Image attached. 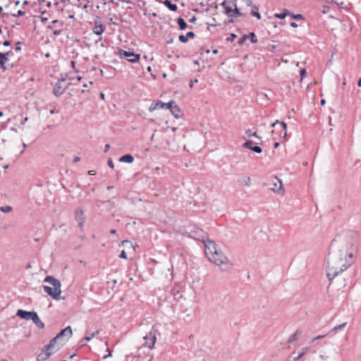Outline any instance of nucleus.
I'll list each match as a JSON object with an SVG mask.
<instances>
[{
	"mask_svg": "<svg viewBox=\"0 0 361 361\" xmlns=\"http://www.w3.org/2000/svg\"><path fill=\"white\" fill-rule=\"evenodd\" d=\"M117 55L120 58H128V61L131 63H135L140 59V54H135L133 52L127 51L123 49H118Z\"/></svg>",
	"mask_w": 361,
	"mask_h": 361,
	"instance_id": "nucleus-9",
	"label": "nucleus"
},
{
	"mask_svg": "<svg viewBox=\"0 0 361 361\" xmlns=\"http://www.w3.org/2000/svg\"><path fill=\"white\" fill-rule=\"evenodd\" d=\"M290 15V11L285 10L283 12L280 13H276L275 17L279 19H283L286 16Z\"/></svg>",
	"mask_w": 361,
	"mask_h": 361,
	"instance_id": "nucleus-25",
	"label": "nucleus"
},
{
	"mask_svg": "<svg viewBox=\"0 0 361 361\" xmlns=\"http://www.w3.org/2000/svg\"><path fill=\"white\" fill-rule=\"evenodd\" d=\"M88 173H89L90 175H94V174H95V173H94V171H90L88 172Z\"/></svg>",
	"mask_w": 361,
	"mask_h": 361,
	"instance_id": "nucleus-58",
	"label": "nucleus"
},
{
	"mask_svg": "<svg viewBox=\"0 0 361 361\" xmlns=\"http://www.w3.org/2000/svg\"><path fill=\"white\" fill-rule=\"evenodd\" d=\"M3 44L4 46L7 47V46H9L11 44V43L9 41H5Z\"/></svg>",
	"mask_w": 361,
	"mask_h": 361,
	"instance_id": "nucleus-53",
	"label": "nucleus"
},
{
	"mask_svg": "<svg viewBox=\"0 0 361 361\" xmlns=\"http://www.w3.org/2000/svg\"><path fill=\"white\" fill-rule=\"evenodd\" d=\"M189 233L191 238L197 240L204 241L207 238L206 233L198 227H194Z\"/></svg>",
	"mask_w": 361,
	"mask_h": 361,
	"instance_id": "nucleus-12",
	"label": "nucleus"
},
{
	"mask_svg": "<svg viewBox=\"0 0 361 361\" xmlns=\"http://www.w3.org/2000/svg\"><path fill=\"white\" fill-rule=\"evenodd\" d=\"M202 242H203V243L204 245V247H205V254L209 259L211 256H213L219 250H217L216 245L214 241H212L208 238H206Z\"/></svg>",
	"mask_w": 361,
	"mask_h": 361,
	"instance_id": "nucleus-7",
	"label": "nucleus"
},
{
	"mask_svg": "<svg viewBox=\"0 0 361 361\" xmlns=\"http://www.w3.org/2000/svg\"><path fill=\"white\" fill-rule=\"evenodd\" d=\"M13 210V208L11 206L9 205H5L0 207V211L4 213H9Z\"/></svg>",
	"mask_w": 361,
	"mask_h": 361,
	"instance_id": "nucleus-28",
	"label": "nucleus"
},
{
	"mask_svg": "<svg viewBox=\"0 0 361 361\" xmlns=\"http://www.w3.org/2000/svg\"><path fill=\"white\" fill-rule=\"evenodd\" d=\"M121 244H122V245L128 244V245H129L130 248H132L133 250H135V247H134V245H133V243H132L130 241H129V240H123V241L121 242Z\"/></svg>",
	"mask_w": 361,
	"mask_h": 361,
	"instance_id": "nucleus-35",
	"label": "nucleus"
},
{
	"mask_svg": "<svg viewBox=\"0 0 361 361\" xmlns=\"http://www.w3.org/2000/svg\"><path fill=\"white\" fill-rule=\"evenodd\" d=\"M325 336L324 335H319V336H316L315 338H312L311 341H310V343H314L317 340H319V339H321V338H323Z\"/></svg>",
	"mask_w": 361,
	"mask_h": 361,
	"instance_id": "nucleus-38",
	"label": "nucleus"
},
{
	"mask_svg": "<svg viewBox=\"0 0 361 361\" xmlns=\"http://www.w3.org/2000/svg\"><path fill=\"white\" fill-rule=\"evenodd\" d=\"M300 76H301V78H304L305 77H306V71L305 69H301L300 71Z\"/></svg>",
	"mask_w": 361,
	"mask_h": 361,
	"instance_id": "nucleus-43",
	"label": "nucleus"
},
{
	"mask_svg": "<svg viewBox=\"0 0 361 361\" xmlns=\"http://www.w3.org/2000/svg\"><path fill=\"white\" fill-rule=\"evenodd\" d=\"M238 183L242 186H250L251 185V178L245 175H240L238 178Z\"/></svg>",
	"mask_w": 361,
	"mask_h": 361,
	"instance_id": "nucleus-17",
	"label": "nucleus"
},
{
	"mask_svg": "<svg viewBox=\"0 0 361 361\" xmlns=\"http://www.w3.org/2000/svg\"><path fill=\"white\" fill-rule=\"evenodd\" d=\"M245 134L247 137L255 136L257 137L256 132H252V130L249 129L246 130Z\"/></svg>",
	"mask_w": 361,
	"mask_h": 361,
	"instance_id": "nucleus-34",
	"label": "nucleus"
},
{
	"mask_svg": "<svg viewBox=\"0 0 361 361\" xmlns=\"http://www.w3.org/2000/svg\"><path fill=\"white\" fill-rule=\"evenodd\" d=\"M270 188L275 192L283 191V183L281 179L274 177L269 180Z\"/></svg>",
	"mask_w": 361,
	"mask_h": 361,
	"instance_id": "nucleus-14",
	"label": "nucleus"
},
{
	"mask_svg": "<svg viewBox=\"0 0 361 361\" xmlns=\"http://www.w3.org/2000/svg\"><path fill=\"white\" fill-rule=\"evenodd\" d=\"M195 20H196L195 17H192V18L190 19V21H191V22H194Z\"/></svg>",
	"mask_w": 361,
	"mask_h": 361,
	"instance_id": "nucleus-62",
	"label": "nucleus"
},
{
	"mask_svg": "<svg viewBox=\"0 0 361 361\" xmlns=\"http://www.w3.org/2000/svg\"><path fill=\"white\" fill-rule=\"evenodd\" d=\"M354 262V253L345 247L331 250L329 254L326 265V276L329 281L346 270Z\"/></svg>",
	"mask_w": 361,
	"mask_h": 361,
	"instance_id": "nucleus-1",
	"label": "nucleus"
},
{
	"mask_svg": "<svg viewBox=\"0 0 361 361\" xmlns=\"http://www.w3.org/2000/svg\"><path fill=\"white\" fill-rule=\"evenodd\" d=\"M175 102L173 101H171L169 103H164L165 106L164 108L171 110L173 109V106L175 105Z\"/></svg>",
	"mask_w": 361,
	"mask_h": 361,
	"instance_id": "nucleus-32",
	"label": "nucleus"
},
{
	"mask_svg": "<svg viewBox=\"0 0 361 361\" xmlns=\"http://www.w3.org/2000/svg\"><path fill=\"white\" fill-rule=\"evenodd\" d=\"M178 25L180 30H185L187 27V23L182 18H179L177 20Z\"/></svg>",
	"mask_w": 361,
	"mask_h": 361,
	"instance_id": "nucleus-26",
	"label": "nucleus"
},
{
	"mask_svg": "<svg viewBox=\"0 0 361 361\" xmlns=\"http://www.w3.org/2000/svg\"><path fill=\"white\" fill-rule=\"evenodd\" d=\"M310 352V347H304L302 349L299 350L298 352L294 351L292 353V357L293 360H297L299 359L302 358V357Z\"/></svg>",
	"mask_w": 361,
	"mask_h": 361,
	"instance_id": "nucleus-15",
	"label": "nucleus"
},
{
	"mask_svg": "<svg viewBox=\"0 0 361 361\" xmlns=\"http://www.w3.org/2000/svg\"><path fill=\"white\" fill-rule=\"evenodd\" d=\"M20 42H18V43L16 44V50L17 51H20V49H21V47H20Z\"/></svg>",
	"mask_w": 361,
	"mask_h": 361,
	"instance_id": "nucleus-49",
	"label": "nucleus"
},
{
	"mask_svg": "<svg viewBox=\"0 0 361 361\" xmlns=\"http://www.w3.org/2000/svg\"><path fill=\"white\" fill-rule=\"evenodd\" d=\"M116 233V231L115 229H111V230L110 231V233H111V234H115Z\"/></svg>",
	"mask_w": 361,
	"mask_h": 361,
	"instance_id": "nucleus-56",
	"label": "nucleus"
},
{
	"mask_svg": "<svg viewBox=\"0 0 361 361\" xmlns=\"http://www.w3.org/2000/svg\"><path fill=\"white\" fill-rule=\"evenodd\" d=\"M104 27L102 25H95L93 27V32L97 35H101L104 32Z\"/></svg>",
	"mask_w": 361,
	"mask_h": 361,
	"instance_id": "nucleus-24",
	"label": "nucleus"
},
{
	"mask_svg": "<svg viewBox=\"0 0 361 361\" xmlns=\"http://www.w3.org/2000/svg\"><path fill=\"white\" fill-rule=\"evenodd\" d=\"M104 97H105L104 94V93H102V92H101V93H100V97H101L102 99H104Z\"/></svg>",
	"mask_w": 361,
	"mask_h": 361,
	"instance_id": "nucleus-57",
	"label": "nucleus"
},
{
	"mask_svg": "<svg viewBox=\"0 0 361 361\" xmlns=\"http://www.w3.org/2000/svg\"><path fill=\"white\" fill-rule=\"evenodd\" d=\"M347 325V323L346 322H344L343 324H341L335 327H334L331 331L330 332H334V331H336L338 330H340V329H343L345 326Z\"/></svg>",
	"mask_w": 361,
	"mask_h": 361,
	"instance_id": "nucleus-29",
	"label": "nucleus"
},
{
	"mask_svg": "<svg viewBox=\"0 0 361 361\" xmlns=\"http://www.w3.org/2000/svg\"><path fill=\"white\" fill-rule=\"evenodd\" d=\"M293 18L296 19H302V16L301 14L294 15L293 16Z\"/></svg>",
	"mask_w": 361,
	"mask_h": 361,
	"instance_id": "nucleus-48",
	"label": "nucleus"
},
{
	"mask_svg": "<svg viewBox=\"0 0 361 361\" xmlns=\"http://www.w3.org/2000/svg\"><path fill=\"white\" fill-rule=\"evenodd\" d=\"M71 82H67L66 78H61L58 80V82L55 84L53 93L56 97H60L64 91L68 88V87L71 85Z\"/></svg>",
	"mask_w": 361,
	"mask_h": 361,
	"instance_id": "nucleus-6",
	"label": "nucleus"
},
{
	"mask_svg": "<svg viewBox=\"0 0 361 361\" xmlns=\"http://www.w3.org/2000/svg\"><path fill=\"white\" fill-rule=\"evenodd\" d=\"M156 330L154 329V326H153L152 331L149 332L146 336H144L145 340V346L152 348L154 346L155 342H156Z\"/></svg>",
	"mask_w": 361,
	"mask_h": 361,
	"instance_id": "nucleus-11",
	"label": "nucleus"
},
{
	"mask_svg": "<svg viewBox=\"0 0 361 361\" xmlns=\"http://www.w3.org/2000/svg\"><path fill=\"white\" fill-rule=\"evenodd\" d=\"M11 54V51H8L6 53H1L0 52V66L1 68L5 71L7 68V62L8 61V56Z\"/></svg>",
	"mask_w": 361,
	"mask_h": 361,
	"instance_id": "nucleus-16",
	"label": "nucleus"
},
{
	"mask_svg": "<svg viewBox=\"0 0 361 361\" xmlns=\"http://www.w3.org/2000/svg\"><path fill=\"white\" fill-rule=\"evenodd\" d=\"M186 36L188 38H192L194 36H195V33L193 32H188L187 34H186Z\"/></svg>",
	"mask_w": 361,
	"mask_h": 361,
	"instance_id": "nucleus-45",
	"label": "nucleus"
},
{
	"mask_svg": "<svg viewBox=\"0 0 361 361\" xmlns=\"http://www.w3.org/2000/svg\"><path fill=\"white\" fill-rule=\"evenodd\" d=\"M163 4L171 11H176L178 9L177 5L172 4L169 0H164Z\"/></svg>",
	"mask_w": 361,
	"mask_h": 361,
	"instance_id": "nucleus-21",
	"label": "nucleus"
},
{
	"mask_svg": "<svg viewBox=\"0 0 361 361\" xmlns=\"http://www.w3.org/2000/svg\"><path fill=\"white\" fill-rule=\"evenodd\" d=\"M73 334V331L71 327L70 326L66 327L63 330H61L55 337L57 341H63L64 344L66 343L68 340L71 337Z\"/></svg>",
	"mask_w": 361,
	"mask_h": 361,
	"instance_id": "nucleus-10",
	"label": "nucleus"
},
{
	"mask_svg": "<svg viewBox=\"0 0 361 361\" xmlns=\"http://www.w3.org/2000/svg\"><path fill=\"white\" fill-rule=\"evenodd\" d=\"M279 145V142H275L274 143V148H277Z\"/></svg>",
	"mask_w": 361,
	"mask_h": 361,
	"instance_id": "nucleus-60",
	"label": "nucleus"
},
{
	"mask_svg": "<svg viewBox=\"0 0 361 361\" xmlns=\"http://www.w3.org/2000/svg\"><path fill=\"white\" fill-rule=\"evenodd\" d=\"M209 260L216 264L223 271L231 270L233 264L221 251H218L213 256H211Z\"/></svg>",
	"mask_w": 361,
	"mask_h": 361,
	"instance_id": "nucleus-3",
	"label": "nucleus"
},
{
	"mask_svg": "<svg viewBox=\"0 0 361 361\" xmlns=\"http://www.w3.org/2000/svg\"><path fill=\"white\" fill-rule=\"evenodd\" d=\"M235 8L233 11V14H234V16H242V13L240 12L239 9L237 8L236 5L234 4Z\"/></svg>",
	"mask_w": 361,
	"mask_h": 361,
	"instance_id": "nucleus-33",
	"label": "nucleus"
},
{
	"mask_svg": "<svg viewBox=\"0 0 361 361\" xmlns=\"http://www.w3.org/2000/svg\"><path fill=\"white\" fill-rule=\"evenodd\" d=\"M44 282L50 283L53 287L44 286L43 289L46 293L50 295L54 300H60L61 293V284L59 280L51 276H47L44 279Z\"/></svg>",
	"mask_w": 361,
	"mask_h": 361,
	"instance_id": "nucleus-2",
	"label": "nucleus"
},
{
	"mask_svg": "<svg viewBox=\"0 0 361 361\" xmlns=\"http://www.w3.org/2000/svg\"><path fill=\"white\" fill-rule=\"evenodd\" d=\"M357 85H358L359 87H361V78H360V80H358Z\"/></svg>",
	"mask_w": 361,
	"mask_h": 361,
	"instance_id": "nucleus-59",
	"label": "nucleus"
},
{
	"mask_svg": "<svg viewBox=\"0 0 361 361\" xmlns=\"http://www.w3.org/2000/svg\"><path fill=\"white\" fill-rule=\"evenodd\" d=\"M16 315L25 320H32L33 323L39 329H43L44 327V323L40 320L37 312L34 311L27 312L23 310H18L17 311Z\"/></svg>",
	"mask_w": 361,
	"mask_h": 361,
	"instance_id": "nucleus-5",
	"label": "nucleus"
},
{
	"mask_svg": "<svg viewBox=\"0 0 361 361\" xmlns=\"http://www.w3.org/2000/svg\"><path fill=\"white\" fill-rule=\"evenodd\" d=\"M222 6L225 9V12L226 13L230 16V17H234V14H233V8L231 6H229L226 4V1H224L223 4H222Z\"/></svg>",
	"mask_w": 361,
	"mask_h": 361,
	"instance_id": "nucleus-19",
	"label": "nucleus"
},
{
	"mask_svg": "<svg viewBox=\"0 0 361 361\" xmlns=\"http://www.w3.org/2000/svg\"><path fill=\"white\" fill-rule=\"evenodd\" d=\"M171 111L176 118H178L181 116L180 109L176 104H175V105L173 106V109L171 110Z\"/></svg>",
	"mask_w": 361,
	"mask_h": 361,
	"instance_id": "nucleus-22",
	"label": "nucleus"
},
{
	"mask_svg": "<svg viewBox=\"0 0 361 361\" xmlns=\"http://www.w3.org/2000/svg\"><path fill=\"white\" fill-rule=\"evenodd\" d=\"M302 335V331L300 329H298L295 331L293 334H292L289 338L288 339V343H293V341H297L299 337Z\"/></svg>",
	"mask_w": 361,
	"mask_h": 361,
	"instance_id": "nucleus-18",
	"label": "nucleus"
},
{
	"mask_svg": "<svg viewBox=\"0 0 361 361\" xmlns=\"http://www.w3.org/2000/svg\"><path fill=\"white\" fill-rule=\"evenodd\" d=\"M258 8L256 6L253 7V9L252 10V16L257 17L258 19L261 18L260 13L257 11Z\"/></svg>",
	"mask_w": 361,
	"mask_h": 361,
	"instance_id": "nucleus-30",
	"label": "nucleus"
},
{
	"mask_svg": "<svg viewBox=\"0 0 361 361\" xmlns=\"http://www.w3.org/2000/svg\"><path fill=\"white\" fill-rule=\"evenodd\" d=\"M253 142L252 140L246 141L243 145V147L251 149L252 148Z\"/></svg>",
	"mask_w": 361,
	"mask_h": 361,
	"instance_id": "nucleus-31",
	"label": "nucleus"
},
{
	"mask_svg": "<svg viewBox=\"0 0 361 361\" xmlns=\"http://www.w3.org/2000/svg\"><path fill=\"white\" fill-rule=\"evenodd\" d=\"M271 126L275 128V130H273L274 133H276L280 137H285L286 136L287 126L286 123L276 120L271 124Z\"/></svg>",
	"mask_w": 361,
	"mask_h": 361,
	"instance_id": "nucleus-8",
	"label": "nucleus"
},
{
	"mask_svg": "<svg viewBox=\"0 0 361 361\" xmlns=\"http://www.w3.org/2000/svg\"><path fill=\"white\" fill-rule=\"evenodd\" d=\"M247 39H249L252 43H257V39L254 32H250L247 35Z\"/></svg>",
	"mask_w": 361,
	"mask_h": 361,
	"instance_id": "nucleus-27",
	"label": "nucleus"
},
{
	"mask_svg": "<svg viewBox=\"0 0 361 361\" xmlns=\"http://www.w3.org/2000/svg\"><path fill=\"white\" fill-rule=\"evenodd\" d=\"M109 148H110V145H109V144H106V145H105L104 152H108V150L109 149Z\"/></svg>",
	"mask_w": 361,
	"mask_h": 361,
	"instance_id": "nucleus-51",
	"label": "nucleus"
},
{
	"mask_svg": "<svg viewBox=\"0 0 361 361\" xmlns=\"http://www.w3.org/2000/svg\"><path fill=\"white\" fill-rule=\"evenodd\" d=\"M71 67L75 69V62L74 61H71Z\"/></svg>",
	"mask_w": 361,
	"mask_h": 361,
	"instance_id": "nucleus-54",
	"label": "nucleus"
},
{
	"mask_svg": "<svg viewBox=\"0 0 361 361\" xmlns=\"http://www.w3.org/2000/svg\"><path fill=\"white\" fill-rule=\"evenodd\" d=\"M28 121V117H25V118H24V122H26V121Z\"/></svg>",
	"mask_w": 361,
	"mask_h": 361,
	"instance_id": "nucleus-64",
	"label": "nucleus"
},
{
	"mask_svg": "<svg viewBox=\"0 0 361 361\" xmlns=\"http://www.w3.org/2000/svg\"><path fill=\"white\" fill-rule=\"evenodd\" d=\"M247 39V35H244L243 37H241L239 40H238V44L241 45L243 44L245 41Z\"/></svg>",
	"mask_w": 361,
	"mask_h": 361,
	"instance_id": "nucleus-39",
	"label": "nucleus"
},
{
	"mask_svg": "<svg viewBox=\"0 0 361 361\" xmlns=\"http://www.w3.org/2000/svg\"><path fill=\"white\" fill-rule=\"evenodd\" d=\"M178 39L183 43H186L188 42V40L187 36L186 35H179Z\"/></svg>",
	"mask_w": 361,
	"mask_h": 361,
	"instance_id": "nucleus-36",
	"label": "nucleus"
},
{
	"mask_svg": "<svg viewBox=\"0 0 361 361\" xmlns=\"http://www.w3.org/2000/svg\"><path fill=\"white\" fill-rule=\"evenodd\" d=\"M198 82V80L197 79H195V80H192L190 82V87H193V84H195V82Z\"/></svg>",
	"mask_w": 361,
	"mask_h": 361,
	"instance_id": "nucleus-47",
	"label": "nucleus"
},
{
	"mask_svg": "<svg viewBox=\"0 0 361 361\" xmlns=\"http://www.w3.org/2000/svg\"><path fill=\"white\" fill-rule=\"evenodd\" d=\"M290 25L291 27H296L298 26L297 23L295 22H291Z\"/></svg>",
	"mask_w": 361,
	"mask_h": 361,
	"instance_id": "nucleus-52",
	"label": "nucleus"
},
{
	"mask_svg": "<svg viewBox=\"0 0 361 361\" xmlns=\"http://www.w3.org/2000/svg\"><path fill=\"white\" fill-rule=\"evenodd\" d=\"M75 219L78 222V226L81 230L83 229V226L86 220V217L84 214V211L81 208H76L75 210Z\"/></svg>",
	"mask_w": 361,
	"mask_h": 361,
	"instance_id": "nucleus-13",
	"label": "nucleus"
},
{
	"mask_svg": "<svg viewBox=\"0 0 361 361\" xmlns=\"http://www.w3.org/2000/svg\"><path fill=\"white\" fill-rule=\"evenodd\" d=\"M24 14H25V12H24V11H22L21 10H19V11H18V13H17V15H16V16H23V15H24Z\"/></svg>",
	"mask_w": 361,
	"mask_h": 361,
	"instance_id": "nucleus-50",
	"label": "nucleus"
},
{
	"mask_svg": "<svg viewBox=\"0 0 361 361\" xmlns=\"http://www.w3.org/2000/svg\"><path fill=\"white\" fill-rule=\"evenodd\" d=\"M119 257L123 259H127V255L124 250L121 251V254L119 255Z\"/></svg>",
	"mask_w": 361,
	"mask_h": 361,
	"instance_id": "nucleus-42",
	"label": "nucleus"
},
{
	"mask_svg": "<svg viewBox=\"0 0 361 361\" xmlns=\"http://www.w3.org/2000/svg\"><path fill=\"white\" fill-rule=\"evenodd\" d=\"M98 334V331L95 332V333H93L90 336H86L85 338V340L88 342L90 341L96 334Z\"/></svg>",
	"mask_w": 361,
	"mask_h": 361,
	"instance_id": "nucleus-40",
	"label": "nucleus"
},
{
	"mask_svg": "<svg viewBox=\"0 0 361 361\" xmlns=\"http://www.w3.org/2000/svg\"><path fill=\"white\" fill-rule=\"evenodd\" d=\"M134 160L133 157L131 154H126L122 156L119 161L121 162L132 163Z\"/></svg>",
	"mask_w": 361,
	"mask_h": 361,
	"instance_id": "nucleus-23",
	"label": "nucleus"
},
{
	"mask_svg": "<svg viewBox=\"0 0 361 361\" xmlns=\"http://www.w3.org/2000/svg\"><path fill=\"white\" fill-rule=\"evenodd\" d=\"M106 351H108V354L104 355L103 356V359H106L107 357H110V356L111 355V351L109 350V349H108V348H107V349H106Z\"/></svg>",
	"mask_w": 361,
	"mask_h": 361,
	"instance_id": "nucleus-46",
	"label": "nucleus"
},
{
	"mask_svg": "<svg viewBox=\"0 0 361 361\" xmlns=\"http://www.w3.org/2000/svg\"><path fill=\"white\" fill-rule=\"evenodd\" d=\"M80 160V158L79 157H75L74 158V161H75V162H78V161H79Z\"/></svg>",
	"mask_w": 361,
	"mask_h": 361,
	"instance_id": "nucleus-55",
	"label": "nucleus"
},
{
	"mask_svg": "<svg viewBox=\"0 0 361 361\" xmlns=\"http://www.w3.org/2000/svg\"><path fill=\"white\" fill-rule=\"evenodd\" d=\"M324 104H325V100L324 99H322L321 100V104L324 105Z\"/></svg>",
	"mask_w": 361,
	"mask_h": 361,
	"instance_id": "nucleus-61",
	"label": "nucleus"
},
{
	"mask_svg": "<svg viewBox=\"0 0 361 361\" xmlns=\"http://www.w3.org/2000/svg\"><path fill=\"white\" fill-rule=\"evenodd\" d=\"M77 80H78V81H80V80H82V77H81V76H78V77L77 78Z\"/></svg>",
	"mask_w": 361,
	"mask_h": 361,
	"instance_id": "nucleus-63",
	"label": "nucleus"
},
{
	"mask_svg": "<svg viewBox=\"0 0 361 361\" xmlns=\"http://www.w3.org/2000/svg\"><path fill=\"white\" fill-rule=\"evenodd\" d=\"M108 166H109L110 168H111V169H113V168L114 167V162H113V161H112V159H109L108 160Z\"/></svg>",
	"mask_w": 361,
	"mask_h": 361,
	"instance_id": "nucleus-44",
	"label": "nucleus"
},
{
	"mask_svg": "<svg viewBox=\"0 0 361 361\" xmlns=\"http://www.w3.org/2000/svg\"><path fill=\"white\" fill-rule=\"evenodd\" d=\"M64 345L63 341H57L56 338H53L49 343L44 347L42 353L37 357V360L48 359L51 355L58 352Z\"/></svg>",
	"mask_w": 361,
	"mask_h": 361,
	"instance_id": "nucleus-4",
	"label": "nucleus"
},
{
	"mask_svg": "<svg viewBox=\"0 0 361 361\" xmlns=\"http://www.w3.org/2000/svg\"><path fill=\"white\" fill-rule=\"evenodd\" d=\"M251 150L256 153H261L262 151V148L259 146L252 147V148H251Z\"/></svg>",
	"mask_w": 361,
	"mask_h": 361,
	"instance_id": "nucleus-37",
	"label": "nucleus"
},
{
	"mask_svg": "<svg viewBox=\"0 0 361 361\" xmlns=\"http://www.w3.org/2000/svg\"><path fill=\"white\" fill-rule=\"evenodd\" d=\"M236 38V35L234 33H232L229 37L227 38L228 41L233 42Z\"/></svg>",
	"mask_w": 361,
	"mask_h": 361,
	"instance_id": "nucleus-41",
	"label": "nucleus"
},
{
	"mask_svg": "<svg viewBox=\"0 0 361 361\" xmlns=\"http://www.w3.org/2000/svg\"><path fill=\"white\" fill-rule=\"evenodd\" d=\"M165 104L164 102L159 101L157 102L155 104H152L150 107L149 108V110L150 111H152L154 110L158 109H164Z\"/></svg>",
	"mask_w": 361,
	"mask_h": 361,
	"instance_id": "nucleus-20",
	"label": "nucleus"
}]
</instances>
